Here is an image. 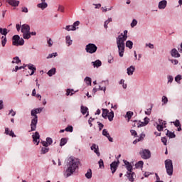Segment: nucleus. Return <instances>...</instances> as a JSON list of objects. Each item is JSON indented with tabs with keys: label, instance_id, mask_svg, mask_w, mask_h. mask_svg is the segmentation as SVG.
I'll return each instance as SVG.
<instances>
[{
	"label": "nucleus",
	"instance_id": "1",
	"mask_svg": "<svg viewBox=\"0 0 182 182\" xmlns=\"http://www.w3.org/2000/svg\"><path fill=\"white\" fill-rule=\"evenodd\" d=\"M79 164H80V161H79L78 159L73 156L68 158L67 169L64 173L65 177H70V176H73V174L76 173L77 168H79Z\"/></svg>",
	"mask_w": 182,
	"mask_h": 182
},
{
	"label": "nucleus",
	"instance_id": "2",
	"mask_svg": "<svg viewBox=\"0 0 182 182\" xmlns=\"http://www.w3.org/2000/svg\"><path fill=\"white\" fill-rule=\"evenodd\" d=\"M127 41V30L124 31V33H121L117 37V46L118 48L119 56L123 58L124 55L125 43Z\"/></svg>",
	"mask_w": 182,
	"mask_h": 182
},
{
	"label": "nucleus",
	"instance_id": "3",
	"mask_svg": "<svg viewBox=\"0 0 182 182\" xmlns=\"http://www.w3.org/2000/svg\"><path fill=\"white\" fill-rule=\"evenodd\" d=\"M43 110V108H36L35 109L31 110V116H33V119H31V132H35L36 130V124H38V113H41Z\"/></svg>",
	"mask_w": 182,
	"mask_h": 182
},
{
	"label": "nucleus",
	"instance_id": "4",
	"mask_svg": "<svg viewBox=\"0 0 182 182\" xmlns=\"http://www.w3.org/2000/svg\"><path fill=\"white\" fill-rule=\"evenodd\" d=\"M21 31L23 33V39H29L31 38V27L29 26V25H22Z\"/></svg>",
	"mask_w": 182,
	"mask_h": 182
},
{
	"label": "nucleus",
	"instance_id": "5",
	"mask_svg": "<svg viewBox=\"0 0 182 182\" xmlns=\"http://www.w3.org/2000/svg\"><path fill=\"white\" fill-rule=\"evenodd\" d=\"M165 168L168 176H173V161L166 159L165 161Z\"/></svg>",
	"mask_w": 182,
	"mask_h": 182
},
{
	"label": "nucleus",
	"instance_id": "6",
	"mask_svg": "<svg viewBox=\"0 0 182 182\" xmlns=\"http://www.w3.org/2000/svg\"><path fill=\"white\" fill-rule=\"evenodd\" d=\"M25 43V40L21 38L18 35H15L13 36V45L14 46H22Z\"/></svg>",
	"mask_w": 182,
	"mask_h": 182
},
{
	"label": "nucleus",
	"instance_id": "7",
	"mask_svg": "<svg viewBox=\"0 0 182 182\" xmlns=\"http://www.w3.org/2000/svg\"><path fill=\"white\" fill-rule=\"evenodd\" d=\"M139 154L144 160H149L151 157V153L149 149H141Z\"/></svg>",
	"mask_w": 182,
	"mask_h": 182
},
{
	"label": "nucleus",
	"instance_id": "8",
	"mask_svg": "<svg viewBox=\"0 0 182 182\" xmlns=\"http://www.w3.org/2000/svg\"><path fill=\"white\" fill-rule=\"evenodd\" d=\"M85 50L87 53H96L97 46L93 43H89L86 46Z\"/></svg>",
	"mask_w": 182,
	"mask_h": 182
},
{
	"label": "nucleus",
	"instance_id": "9",
	"mask_svg": "<svg viewBox=\"0 0 182 182\" xmlns=\"http://www.w3.org/2000/svg\"><path fill=\"white\" fill-rule=\"evenodd\" d=\"M32 137L34 144H36V146H38V144H39L40 143L39 139L41 137V136L39 135V132H36L35 134H33Z\"/></svg>",
	"mask_w": 182,
	"mask_h": 182
},
{
	"label": "nucleus",
	"instance_id": "10",
	"mask_svg": "<svg viewBox=\"0 0 182 182\" xmlns=\"http://www.w3.org/2000/svg\"><path fill=\"white\" fill-rule=\"evenodd\" d=\"M119 163L120 162L118 161L117 162L114 161L110 164V168L112 174H114V173H116V170H117V167L119 166Z\"/></svg>",
	"mask_w": 182,
	"mask_h": 182
},
{
	"label": "nucleus",
	"instance_id": "11",
	"mask_svg": "<svg viewBox=\"0 0 182 182\" xmlns=\"http://www.w3.org/2000/svg\"><path fill=\"white\" fill-rule=\"evenodd\" d=\"M109 85V81H102L99 85V90H103L104 93L106 92V86Z\"/></svg>",
	"mask_w": 182,
	"mask_h": 182
},
{
	"label": "nucleus",
	"instance_id": "12",
	"mask_svg": "<svg viewBox=\"0 0 182 182\" xmlns=\"http://www.w3.org/2000/svg\"><path fill=\"white\" fill-rule=\"evenodd\" d=\"M159 124L157 125L156 129L158 132H161L164 129V126H166V121H163L162 119H159Z\"/></svg>",
	"mask_w": 182,
	"mask_h": 182
},
{
	"label": "nucleus",
	"instance_id": "13",
	"mask_svg": "<svg viewBox=\"0 0 182 182\" xmlns=\"http://www.w3.org/2000/svg\"><path fill=\"white\" fill-rule=\"evenodd\" d=\"M91 150H92L98 157L100 156V152L99 151V146L96 145V144H93L91 146Z\"/></svg>",
	"mask_w": 182,
	"mask_h": 182
},
{
	"label": "nucleus",
	"instance_id": "14",
	"mask_svg": "<svg viewBox=\"0 0 182 182\" xmlns=\"http://www.w3.org/2000/svg\"><path fill=\"white\" fill-rule=\"evenodd\" d=\"M134 70H136V68L133 65H131L127 69V73L128 76H132L133 73H134Z\"/></svg>",
	"mask_w": 182,
	"mask_h": 182
},
{
	"label": "nucleus",
	"instance_id": "15",
	"mask_svg": "<svg viewBox=\"0 0 182 182\" xmlns=\"http://www.w3.org/2000/svg\"><path fill=\"white\" fill-rule=\"evenodd\" d=\"M6 1L11 5V6L16 7V6H18L19 5V1H17V0H6Z\"/></svg>",
	"mask_w": 182,
	"mask_h": 182
},
{
	"label": "nucleus",
	"instance_id": "16",
	"mask_svg": "<svg viewBox=\"0 0 182 182\" xmlns=\"http://www.w3.org/2000/svg\"><path fill=\"white\" fill-rule=\"evenodd\" d=\"M171 55L173 58H180V53H178V51L176 48H173L171 50Z\"/></svg>",
	"mask_w": 182,
	"mask_h": 182
},
{
	"label": "nucleus",
	"instance_id": "17",
	"mask_svg": "<svg viewBox=\"0 0 182 182\" xmlns=\"http://www.w3.org/2000/svg\"><path fill=\"white\" fill-rule=\"evenodd\" d=\"M124 163L126 166V168L127 170V173H132V171L133 170V166H132V164H129V161H124Z\"/></svg>",
	"mask_w": 182,
	"mask_h": 182
},
{
	"label": "nucleus",
	"instance_id": "18",
	"mask_svg": "<svg viewBox=\"0 0 182 182\" xmlns=\"http://www.w3.org/2000/svg\"><path fill=\"white\" fill-rule=\"evenodd\" d=\"M102 135L105 136V137H107L109 141H111V142L113 141V138L110 137V134L107 132V129H105L102 130Z\"/></svg>",
	"mask_w": 182,
	"mask_h": 182
},
{
	"label": "nucleus",
	"instance_id": "19",
	"mask_svg": "<svg viewBox=\"0 0 182 182\" xmlns=\"http://www.w3.org/2000/svg\"><path fill=\"white\" fill-rule=\"evenodd\" d=\"M166 6H167V1L162 0L159 3V9H165Z\"/></svg>",
	"mask_w": 182,
	"mask_h": 182
},
{
	"label": "nucleus",
	"instance_id": "20",
	"mask_svg": "<svg viewBox=\"0 0 182 182\" xmlns=\"http://www.w3.org/2000/svg\"><path fill=\"white\" fill-rule=\"evenodd\" d=\"M27 67L28 68L29 70H31V73L30 74V75L32 76V75H33V73H35V72L36 71V67H35L33 64H28L27 65Z\"/></svg>",
	"mask_w": 182,
	"mask_h": 182
},
{
	"label": "nucleus",
	"instance_id": "21",
	"mask_svg": "<svg viewBox=\"0 0 182 182\" xmlns=\"http://www.w3.org/2000/svg\"><path fill=\"white\" fill-rule=\"evenodd\" d=\"M5 134L7 136H11V137H16V136L14 133V131H9V128L5 129Z\"/></svg>",
	"mask_w": 182,
	"mask_h": 182
},
{
	"label": "nucleus",
	"instance_id": "22",
	"mask_svg": "<svg viewBox=\"0 0 182 182\" xmlns=\"http://www.w3.org/2000/svg\"><path fill=\"white\" fill-rule=\"evenodd\" d=\"M37 6L40 8V9H42V11H43V9H46V8H48V3H40L37 5Z\"/></svg>",
	"mask_w": 182,
	"mask_h": 182
},
{
	"label": "nucleus",
	"instance_id": "23",
	"mask_svg": "<svg viewBox=\"0 0 182 182\" xmlns=\"http://www.w3.org/2000/svg\"><path fill=\"white\" fill-rule=\"evenodd\" d=\"M92 65H93L94 68H100V66H102V61H100V60H97L92 62Z\"/></svg>",
	"mask_w": 182,
	"mask_h": 182
},
{
	"label": "nucleus",
	"instance_id": "24",
	"mask_svg": "<svg viewBox=\"0 0 182 182\" xmlns=\"http://www.w3.org/2000/svg\"><path fill=\"white\" fill-rule=\"evenodd\" d=\"M128 179L129 181H134V173L133 172H127Z\"/></svg>",
	"mask_w": 182,
	"mask_h": 182
},
{
	"label": "nucleus",
	"instance_id": "25",
	"mask_svg": "<svg viewBox=\"0 0 182 182\" xmlns=\"http://www.w3.org/2000/svg\"><path fill=\"white\" fill-rule=\"evenodd\" d=\"M136 124L137 127H144V126H147L144 122H137V121H136L134 124V126L136 127Z\"/></svg>",
	"mask_w": 182,
	"mask_h": 182
},
{
	"label": "nucleus",
	"instance_id": "26",
	"mask_svg": "<svg viewBox=\"0 0 182 182\" xmlns=\"http://www.w3.org/2000/svg\"><path fill=\"white\" fill-rule=\"evenodd\" d=\"M107 117H108V120H109V122H112L113 117H114V112H113V111L108 112V115Z\"/></svg>",
	"mask_w": 182,
	"mask_h": 182
},
{
	"label": "nucleus",
	"instance_id": "27",
	"mask_svg": "<svg viewBox=\"0 0 182 182\" xmlns=\"http://www.w3.org/2000/svg\"><path fill=\"white\" fill-rule=\"evenodd\" d=\"M166 136H168V137H169V139H174V137H176V134H174V132H171L167 130Z\"/></svg>",
	"mask_w": 182,
	"mask_h": 182
},
{
	"label": "nucleus",
	"instance_id": "28",
	"mask_svg": "<svg viewBox=\"0 0 182 182\" xmlns=\"http://www.w3.org/2000/svg\"><path fill=\"white\" fill-rule=\"evenodd\" d=\"M133 116V112L129 111L127 112L125 117H127L128 122H130V119H132Z\"/></svg>",
	"mask_w": 182,
	"mask_h": 182
},
{
	"label": "nucleus",
	"instance_id": "29",
	"mask_svg": "<svg viewBox=\"0 0 182 182\" xmlns=\"http://www.w3.org/2000/svg\"><path fill=\"white\" fill-rule=\"evenodd\" d=\"M126 46H127V48H129V49H132L133 48V41H127L126 42Z\"/></svg>",
	"mask_w": 182,
	"mask_h": 182
},
{
	"label": "nucleus",
	"instance_id": "30",
	"mask_svg": "<svg viewBox=\"0 0 182 182\" xmlns=\"http://www.w3.org/2000/svg\"><path fill=\"white\" fill-rule=\"evenodd\" d=\"M56 73V68H53L48 72V76H53Z\"/></svg>",
	"mask_w": 182,
	"mask_h": 182
},
{
	"label": "nucleus",
	"instance_id": "31",
	"mask_svg": "<svg viewBox=\"0 0 182 182\" xmlns=\"http://www.w3.org/2000/svg\"><path fill=\"white\" fill-rule=\"evenodd\" d=\"M0 33L1 35H4V36H6V35H8V29L0 27Z\"/></svg>",
	"mask_w": 182,
	"mask_h": 182
},
{
	"label": "nucleus",
	"instance_id": "32",
	"mask_svg": "<svg viewBox=\"0 0 182 182\" xmlns=\"http://www.w3.org/2000/svg\"><path fill=\"white\" fill-rule=\"evenodd\" d=\"M86 178L90 179L92 178V169H88L87 173H85Z\"/></svg>",
	"mask_w": 182,
	"mask_h": 182
},
{
	"label": "nucleus",
	"instance_id": "33",
	"mask_svg": "<svg viewBox=\"0 0 182 182\" xmlns=\"http://www.w3.org/2000/svg\"><path fill=\"white\" fill-rule=\"evenodd\" d=\"M65 41H66V43L68 44V46H70V45H72V39L70 38V36H67L65 37Z\"/></svg>",
	"mask_w": 182,
	"mask_h": 182
},
{
	"label": "nucleus",
	"instance_id": "34",
	"mask_svg": "<svg viewBox=\"0 0 182 182\" xmlns=\"http://www.w3.org/2000/svg\"><path fill=\"white\" fill-rule=\"evenodd\" d=\"M87 110H89V109H87V107L83 105L81 106V113H82V114H86V113H87Z\"/></svg>",
	"mask_w": 182,
	"mask_h": 182
},
{
	"label": "nucleus",
	"instance_id": "35",
	"mask_svg": "<svg viewBox=\"0 0 182 182\" xmlns=\"http://www.w3.org/2000/svg\"><path fill=\"white\" fill-rule=\"evenodd\" d=\"M143 164H144L143 161H138V163L136 164L135 167L136 168H141V167H143Z\"/></svg>",
	"mask_w": 182,
	"mask_h": 182
},
{
	"label": "nucleus",
	"instance_id": "36",
	"mask_svg": "<svg viewBox=\"0 0 182 182\" xmlns=\"http://www.w3.org/2000/svg\"><path fill=\"white\" fill-rule=\"evenodd\" d=\"M109 114V111L107 109H102V116L104 117V119H106L107 117V115Z\"/></svg>",
	"mask_w": 182,
	"mask_h": 182
},
{
	"label": "nucleus",
	"instance_id": "37",
	"mask_svg": "<svg viewBox=\"0 0 182 182\" xmlns=\"http://www.w3.org/2000/svg\"><path fill=\"white\" fill-rule=\"evenodd\" d=\"M66 143H68V139H66V138H63L60 140V146L62 147L63 146H65Z\"/></svg>",
	"mask_w": 182,
	"mask_h": 182
},
{
	"label": "nucleus",
	"instance_id": "38",
	"mask_svg": "<svg viewBox=\"0 0 182 182\" xmlns=\"http://www.w3.org/2000/svg\"><path fill=\"white\" fill-rule=\"evenodd\" d=\"M63 29H65V31H75V28H73V25L66 26L65 28H63Z\"/></svg>",
	"mask_w": 182,
	"mask_h": 182
},
{
	"label": "nucleus",
	"instance_id": "39",
	"mask_svg": "<svg viewBox=\"0 0 182 182\" xmlns=\"http://www.w3.org/2000/svg\"><path fill=\"white\" fill-rule=\"evenodd\" d=\"M85 82L87 85H92V78L89 77H86L85 78Z\"/></svg>",
	"mask_w": 182,
	"mask_h": 182
},
{
	"label": "nucleus",
	"instance_id": "40",
	"mask_svg": "<svg viewBox=\"0 0 182 182\" xmlns=\"http://www.w3.org/2000/svg\"><path fill=\"white\" fill-rule=\"evenodd\" d=\"M110 22H112V18H109L107 21H105L104 23V28H105V29H107V25H109Z\"/></svg>",
	"mask_w": 182,
	"mask_h": 182
},
{
	"label": "nucleus",
	"instance_id": "41",
	"mask_svg": "<svg viewBox=\"0 0 182 182\" xmlns=\"http://www.w3.org/2000/svg\"><path fill=\"white\" fill-rule=\"evenodd\" d=\"M56 56H58V53H53L47 56V59H52V58H56Z\"/></svg>",
	"mask_w": 182,
	"mask_h": 182
},
{
	"label": "nucleus",
	"instance_id": "42",
	"mask_svg": "<svg viewBox=\"0 0 182 182\" xmlns=\"http://www.w3.org/2000/svg\"><path fill=\"white\" fill-rule=\"evenodd\" d=\"M79 25H80V21H77L73 23V28H74V31H76V29H77V26H79Z\"/></svg>",
	"mask_w": 182,
	"mask_h": 182
},
{
	"label": "nucleus",
	"instance_id": "43",
	"mask_svg": "<svg viewBox=\"0 0 182 182\" xmlns=\"http://www.w3.org/2000/svg\"><path fill=\"white\" fill-rule=\"evenodd\" d=\"M12 63H21V60L19 59V57H14L13 58Z\"/></svg>",
	"mask_w": 182,
	"mask_h": 182
},
{
	"label": "nucleus",
	"instance_id": "44",
	"mask_svg": "<svg viewBox=\"0 0 182 182\" xmlns=\"http://www.w3.org/2000/svg\"><path fill=\"white\" fill-rule=\"evenodd\" d=\"M162 103H164V105H167V102H168V99L167 98V97L166 96H162V100H161Z\"/></svg>",
	"mask_w": 182,
	"mask_h": 182
},
{
	"label": "nucleus",
	"instance_id": "45",
	"mask_svg": "<svg viewBox=\"0 0 182 182\" xmlns=\"http://www.w3.org/2000/svg\"><path fill=\"white\" fill-rule=\"evenodd\" d=\"M176 127H180L181 126V124H180V121L178 119H176L175 122H172Z\"/></svg>",
	"mask_w": 182,
	"mask_h": 182
},
{
	"label": "nucleus",
	"instance_id": "46",
	"mask_svg": "<svg viewBox=\"0 0 182 182\" xmlns=\"http://www.w3.org/2000/svg\"><path fill=\"white\" fill-rule=\"evenodd\" d=\"M1 39H3L2 41H1V45H2V46L4 47V46H5V45H6V36H2L1 37Z\"/></svg>",
	"mask_w": 182,
	"mask_h": 182
},
{
	"label": "nucleus",
	"instance_id": "47",
	"mask_svg": "<svg viewBox=\"0 0 182 182\" xmlns=\"http://www.w3.org/2000/svg\"><path fill=\"white\" fill-rule=\"evenodd\" d=\"M49 151V148L43 147L41 149V154H45L46 153H48Z\"/></svg>",
	"mask_w": 182,
	"mask_h": 182
},
{
	"label": "nucleus",
	"instance_id": "48",
	"mask_svg": "<svg viewBox=\"0 0 182 182\" xmlns=\"http://www.w3.org/2000/svg\"><path fill=\"white\" fill-rule=\"evenodd\" d=\"M181 79H182V76L181 75H178L175 77V82H177V83H180V80H181Z\"/></svg>",
	"mask_w": 182,
	"mask_h": 182
},
{
	"label": "nucleus",
	"instance_id": "49",
	"mask_svg": "<svg viewBox=\"0 0 182 182\" xmlns=\"http://www.w3.org/2000/svg\"><path fill=\"white\" fill-rule=\"evenodd\" d=\"M46 141H47L48 146H50V144H52V143H53V140L50 137H47Z\"/></svg>",
	"mask_w": 182,
	"mask_h": 182
},
{
	"label": "nucleus",
	"instance_id": "50",
	"mask_svg": "<svg viewBox=\"0 0 182 182\" xmlns=\"http://www.w3.org/2000/svg\"><path fill=\"white\" fill-rule=\"evenodd\" d=\"M137 25V20L133 19L132 23H131V27L134 28Z\"/></svg>",
	"mask_w": 182,
	"mask_h": 182
},
{
	"label": "nucleus",
	"instance_id": "51",
	"mask_svg": "<svg viewBox=\"0 0 182 182\" xmlns=\"http://www.w3.org/2000/svg\"><path fill=\"white\" fill-rule=\"evenodd\" d=\"M64 11H65V7H63V6H62V5H59L58 11V12H64Z\"/></svg>",
	"mask_w": 182,
	"mask_h": 182
},
{
	"label": "nucleus",
	"instance_id": "52",
	"mask_svg": "<svg viewBox=\"0 0 182 182\" xmlns=\"http://www.w3.org/2000/svg\"><path fill=\"white\" fill-rule=\"evenodd\" d=\"M65 132H73V127L68 126V127L65 128Z\"/></svg>",
	"mask_w": 182,
	"mask_h": 182
},
{
	"label": "nucleus",
	"instance_id": "53",
	"mask_svg": "<svg viewBox=\"0 0 182 182\" xmlns=\"http://www.w3.org/2000/svg\"><path fill=\"white\" fill-rule=\"evenodd\" d=\"M73 90L68 89L67 92H66V95L69 96V95H70V96H72V95H73Z\"/></svg>",
	"mask_w": 182,
	"mask_h": 182
},
{
	"label": "nucleus",
	"instance_id": "54",
	"mask_svg": "<svg viewBox=\"0 0 182 182\" xmlns=\"http://www.w3.org/2000/svg\"><path fill=\"white\" fill-rule=\"evenodd\" d=\"M98 164L100 166V168H102V167H105V164L103 163V160L100 159L98 162Z\"/></svg>",
	"mask_w": 182,
	"mask_h": 182
},
{
	"label": "nucleus",
	"instance_id": "55",
	"mask_svg": "<svg viewBox=\"0 0 182 182\" xmlns=\"http://www.w3.org/2000/svg\"><path fill=\"white\" fill-rule=\"evenodd\" d=\"M47 43L48 46H52V45H53V41H52V38H48L47 41Z\"/></svg>",
	"mask_w": 182,
	"mask_h": 182
},
{
	"label": "nucleus",
	"instance_id": "56",
	"mask_svg": "<svg viewBox=\"0 0 182 182\" xmlns=\"http://www.w3.org/2000/svg\"><path fill=\"white\" fill-rule=\"evenodd\" d=\"M144 137H146V134H141L139 138H138V141H141V140H143V139H144Z\"/></svg>",
	"mask_w": 182,
	"mask_h": 182
},
{
	"label": "nucleus",
	"instance_id": "57",
	"mask_svg": "<svg viewBox=\"0 0 182 182\" xmlns=\"http://www.w3.org/2000/svg\"><path fill=\"white\" fill-rule=\"evenodd\" d=\"M173 80H174V78L173 77V76L171 75L168 76V83H171Z\"/></svg>",
	"mask_w": 182,
	"mask_h": 182
},
{
	"label": "nucleus",
	"instance_id": "58",
	"mask_svg": "<svg viewBox=\"0 0 182 182\" xmlns=\"http://www.w3.org/2000/svg\"><path fill=\"white\" fill-rule=\"evenodd\" d=\"M161 141L164 143V146H167V138L163 137L161 138Z\"/></svg>",
	"mask_w": 182,
	"mask_h": 182
},
{
	"label": "nucleus",
	"instance_id": "59",
	"mask_svg": "<svg viewBox=\"0 0 182 182\" xmlns=\"http://www.w3.org/2000/svg\"><path fill=\"white\" fill-rule=\"evenodd\" d=\"M41 144L44 146V147H48L49 144H48L47 141H41Z\"/></svg>",
	"mask_w": 182,
	"mask_h": 182
},
{
	"label": "nucleus",
	"instance_id": "60",
	"mask_svg": "<svg viewBox=\"0 0 182 182\" xmlns=\"http://www.w3.org/2000/svg\"><path fill=\"white\" fill-rule=\"evenodd\" d=\"M146 46H147L148 48H149L150 49H154V45L149 43L146 44Z\"/></svg>",
	"mask_w": 182,
	"mask_h": 182
},
{
	"label": "nucleus",
	"instance_id": "61",
	"mask_svg": "<svg viewBox=\"0 0 182 182\" xmlns=\"http://www.w3.org/2000/svg\"><path fill=\"white\" fill-rule=\"evenodd\" d=\"M145 114L150 116V114H151V108H149L146 111H145Z\"/></svg>",
	"mask_w": 182,
	"mask_h": 182
},
{
	"label": "nucleus",
	"instance_id": "62",
	"mask_svg": "<svg viewBox=\"0 0 182 182\" xmlns=\"http://www.w3.org/2000/svg\"><path fill=\"white\" fill-rule=\"evenodd\" d=\"M28 8L26 7H22L21 8V12H24V14H28Z\"/></svg>",
	"mask_w": 182,
	"mask_h": 182
},
{
	"label": "nucleus",
	"instance_id": "63",
	"mask_svg": "<svg viewBox=\"0 0 182 182\" xmlns=\"http://www.w3.org/2000/svg\"><path fill=\"white\" fill-rule=\"evenodd\" d=\"M170 61L171 62V63H173V65L178 64V60H170Z\"/></svg>",
	"mask_w": 182,
	"mask_h": 182
},
{
	"label": "nucleus",
	"instance_id": "64",
	"mask_svg": "<svg viewBox=\"0 0 182 182\" xmlns=\"http://www.w3.org/2000/svg\"><path fill=\"white\" fill-rule=\"evenodd\" d=\"M9 114H11L12 117L15 116L16 114V112L14 111L13 109H11L9 112Z\"/></svg>",
	"mask_w": 182,
	"mask_h": 182
}]
</instances>
